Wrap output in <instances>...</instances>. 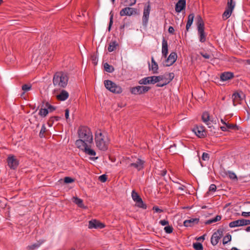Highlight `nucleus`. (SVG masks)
<instances>
[{"mask_svg": "<svg viewBox=\"0 0 250 250\" xmlns=\"http://www.w3.org/2000/svg\"><path fill=\"white\" fill-rule=\"evenodd\" d=\"M221 219V216L220 215H217L214 218L209 219L206 222V224H210L212 223H214L220 221Z\"/></svg>", "mask_w": 250, "mask_h": 250, "instance_id": "473e14b6", "label": "nucleus"}, {"mask_svg": "<svg viewBox=\"0 0 250 250\" xmlns=\"http://www.w3.org/2000/svg\"><path fill=\"white\" fill-rule=\"evenodd\" d=\"M197 26L198 35L200 42L203 43L206 41L207 34L205 31V24L204 21L200 16L197 17Z\"/></svg>", "mask_w": 250, "mask_h": 250, "instance_id": "20e7f679", "label": "nucleus"}, {"mask_svg": "<svg viewBox=\"0 0 250 250\" xmlns=\"http://www.w3.org/2000/svg\"><path fill=\"white\" fill-rule=\"evenodd\" d=\"M204 239H205V235H203L198 237L197 238V240H198V241H200L201 240H204Z\"/></svg>", "mask_w": 250, "mask_h": 250, "instance_id": "0e129e2a", "label": "nucleus"}, {"mask_svg": "<svg viewBox=\"0 0 250 250\" xmlns=\"http://www.w3.org/2000/svg\"><path fill=\"white\" fill-rule=\"evenodd\" d=\"M45 107L48 109V112H51L56 109L55 107L51 105L49 103L46 102L45 103Z\"/></svg>", "mask_w": 250, "mask_h": 250, "instance_id": "4c0bfd02", "label": "nucleus"}, {"mask_svg": "<svg viewBox=\"0 0 250 250\" xmlns=\"http://www.w3.org/2000/svg\"><path fill=\"white\" fill-rule=\"evenodd\" d=\"M202 120L206 125L210 127V122H212V121L210 119L209 114L208 112H204L203 113Z\"/></svg>", "mask_w": 250, "mask_h": 250, "instance_id": "412c9836", "label": "nucleus"}, {"mask_svg": "<svg viewBox=\"0 0 250 250\" xmlns=\"http://www.w3.org/2000/svg\"><path fill=\"white\" fill-rule=\"evenodd\" d=\"M72 201L75 204H76L79 207L82 208H86V207L84 206L83 204V201L82 199L78 198L77 197H73L72 198Z\"/></svg>", "mask_w": 250, "mask_h": 250, "instance_id": "b1692460", "label": "nucleus"}, {"mask_svg": "<svg viewBox=\"0 0 250 250\" xmlns=\"http://www.w3.org/2000/svg\"><path fill=\"white\" fill-rule=\"evenodd\" d=\"M155 83L160 82H165L167 80V76L166 75H160L158 76H154Z\"/></svg>", "mask_w": 250, "mask_h": 250, "instance_id": "c756f323", "label": "nucleus"}, {"mask_svg": "<svg viewBox=\"0 0 250 250\" xmlns=\"http://www.w3.org/2000/svg\"><path fill=\"white\" fill-rule=\"evenodd\" d=\"M139 83L140 84L145 85L147 84H154L156 83L155 81L154 76L144 78L139 81Z\"/></svg>", "mask_w": 250, "mask_h": 250, "instance_id": "dca6fc26", "label": "nucleus"}, {"mask_svg": "<svg viewBox=\"0 0 250 250\" xmlns=\"http://www.w3.org/2000/svg\"><path fill=\"white\" fill-rule=\"evenodd\" d=\"M234 74L230 72H224L220 75V80L224 82L230 80L234 77Z\"/></svg>", "mask_w": 250, "mask_h": 250, "instance_id": "f3484780", "label": "nucleus"}, {"mask_svg": "<svg viewBox=\"0 0 250 250\" xmlns=\"http://www.w3.org/2000/svg\"><path fill=\"white\" fill-rule=\"evenodd\" d=\"M159 223L162 226L168 225L169 222L166 220H161L160 221Z\"/></svg>", "mask_w": 250, "mask_h": 250, "instance_id": "603ef678", "label": "nucleus"}, {"mask_svg": "<svg viewBox=\"0 0 250 250\" xmlns=\"http://www.w3.org/2000/svg\"><path fill=\"white\" fill-rule=\"evenodd\" d=\"M199 222V218H191L188 220H186L184 222V226L186 227H191L195 224H197Z\"/></svg>", "mask_w": 250, "mask_h": 250, "instance_id": "6ab92c4d", "label": "nucleus"}, {"mask_svg": "<svg viewBox=\"0 0 250 250\" xmlns=\"http://www.w3.org/2000/svg\"><path fill=\"white\" fill-rule=\"evenodd\" d=\"M173 229L172 226L167 225L164 228L165 231L168 234H170L172 232Z\"/></svg>", "mask_w": 250, "mask_h": 250, "instance_id": "58836bf2", "label": "nucleus"}, {"mask_svg": "<svg viewBox=\"0 0 250 250\" xmlns=\"http://www.w3.org/2000/svg\"><path fill=\"white\" fill-rule=\"evenodd\" d=\"M99 180L102 182H105L107 180V177L105 174H103L99 176Z\"/></svg>", "mask_w": 250, "mask_h": 250, "instance_id": "09e8293b", "label": "nucleus"}, {"mask_svg": "<svg viewBox=\"0 0 250 250\" xmlns=\"http://www.w3.org/2000/svg\"><path fill=\"white\" fill-rule=\"evenodd\" d=\"M168 54V44L166 40L164 38L162 43V54L163 57L167 58Z\"/></svg>", "mask_w": 250, "mask_h": 250, "instance_id": "a211bd4d", "label": "nucleus"}, {"mask_svg": "<svg viewBox=\"0 0 250 250\" xmlns=\"http://www.w3.org/2000/svg\"><path fill=\"white\" fill-rule=\"evenodd\" d=\"M242 226L248 225L250 224V220L247 219H241Z\"/></svg>", "mask_w": 250, "mask_h": 250, "instance_id": "49530a36", "label": "nucleus"}, {"mask_svg": "<svg viewBox=\"0 0 250 250\" xmlns=\"http://www.w3.org/2000/svg\"><path fill=\"white\" fill-rule=\"evenodd\" d=\"M131 196L133 201L136 202V206L138 207L143 209L146 208L147 206L146 204L144 203L142 198L134 190L132 191Z\"/></svg>", "mask_w": 250, "mask_h": 250, "instance_id": "0eeeda50", "label": "nucleus"}, {"mask_svg": "<svg viewBox=\"0 0 250 250\" xmlns=\"http://www.w3.org/2000/svg\"><path fill=\"white\" fill-rule=\"evenodd\" d=\"M48 113V109H46V108H42L40 111L39 114L42 117H45Z\"/></svg>", "mask_w": 250, "mask_h": 250, "instance_id": "72a5a7b5", "label": "nucleus"}, {"mask_svg": "<svg viewBox=\"0 0 250 250\" xmlns=\"http://www.w3.org/2000/svg\"><path fill=\"white\" fill-rule=\"evenodd\" d=\"M221 129L223 131H227L228 129L226 126H221Z\"/></svg>", "mask_w": 250, "mask_h": 250, "instance_id": "e2e57ef3", "label": "nucleus"}, {"mask_svg": "<svg viewBox=\"0 0 250 250\" xmlns=\"http://www.w3.org/2000/svg\"><path fill=\"white\" fill-rule=\"evenodd\" d=\"M151 64L149 65V69L152 71L153 74L158 73V65L155 61L153 57H151Z\"/></svg>", "mask_w": 250, "mask_h": 250, "instance_id": "4be33fe9", "label": "nucleus"}, {"mask_svg": "<svg viewBox=\"0 0 250 250\" xmlns=\"http://www.w3.org/2000/svg\"><path fill=\"white\" fill-rule=\"evenodd\" d=\"M229 177L232 180H237V177L236 175L233 172L229 171Z\"/></svg>", "mask_w": 250, "mask_h": 250, "instance_id": "79ce46f5", "label": "nucleus"}, {"mask_svg": "<svg viewBox=\"0 0 250 250\" xmlns=\"http://www.w3.org/2000/svg\"><path fill=\"white\" fill-rule=\"evenodd\" d=\"M92 61L93 63H94L95 65L97 64V62H98V59L96 57H94V56L92 57Z\"/></svg>", "mask_w": 250, "mask_h": 250, "instance_id": "680f3d73", "label": "nucleus"}, {"mask_svg": "<svg viewBox=\"0 0 250 250\" xmlns=\"http://www.w3.org/2000/svg\"><path fill=\"white\" fill-rule=\"evenodd\" d=\"M7 163L8 167L12 169H15L19 165V160L13 155H9L7 159Z\"/></svg>", "mask_w": 250, "mask_h": 250, "instance_id": "9d476101", "label": "nucleus"}, {"mask_svg": "<svg viewBox=\"0 0 250 250\" xmlns=\"http://www.w3.org/2000/svg\"><path fill=\"white\" fill-rule=\"evenodd\" d=\"M69 97L68 93L64 90H62L60 93L57 96V98L60 101L66 100Z\"/></svg>", "mask_w": 250, "mask_h": 250, "instance_id": "5701e85b", "label": "nucleus"}, {"mask_svg": "<svg viewBox=\"0 0 250 250\" xmlns=\"http://www.w3.org/2000/svg\"><path fill=\"white\" fill-rule=\"evenodd\" d=\"M65 183H71L74 182V179L70 177H65L64 179Z\"/></svg>", "mask_w": 250, "mask_h": 250, "instance_id": "de8ad7c7", "label": "nucleus"}, {"mask_svg": "<svg viewBox=\"0 0 250 250\" xmlns=\"http://www.w3.org/2000/svg\"><path fill=\"white\" fill-rule=\"evenodd\" d=\"M153 210H154L156 212H163V210L160 209L158 207L154 206L153 207Z\"/></svg>", "mask_w": 250, "mask_h": 250, "instance_id": "6e6d98bb", "label": "nucleus"}, {"mask_svg": "<svg viewBox=\"0 0 250 250\" xmlns=\"http://www.w3.org/2000/svg\"><path fill=\"white\" fill-rule=\"evenodd\" d=\"M216 186L214 184H211L210 185L209 188V190L210 191L214 192L216 191Z\"/></svg>", "mask_w": 250, "mask_h": 250, "instance_id": "3c124183", "label": "nucleus"}, {"mask_svg": "<svg viewBox=\"0 0 250 250\" xmlns=\"http://www.w3.org/2000/svg\"><path fill=\"white\" fill-rule=\"evenodd\" d=\"M168 31L170 34H173L174 32V29L172 26H169Z\"/></svg>", "mask_w": 250, "mask_h": 250, "instance_id": "bf43d9fd", "label": "nucleus"}, {"mask_svg": "<svg viewBox=\"0 0 250 250\" xmlns=\"http://www.w3.org/2000/svg\"><path fill=\"white\" fill-rule=\"evenodd\" d=\"M95 141L96 146L101 150L105 151L108 148L109 139L106 132H102L101 130L96 132Z\"/></svg>", "mask_w": 250, "mask_h": 250, "instance_id": "f03ea898", "label": "nucleus"}, {"mask_svg": "<svg viewBox=\"0 0 250 250\" xmlns=\"http://www.w3.org/2000/svg\"><path fill=\"white\" fill-rule=\"evenodd\" d=\"M110 21H109V23L108 26V31H110L111 29V26L113 24V14H112V12L110 13Z\"/></svg>", "mask_w": 250, "mask_h": 250, "instance_id": "c03bdc74", "label": "nucleus"}, {"mask_svg": "<svg viewBox=\"0 0 250 250\" xmlns=\"http://www.w3.org/2000/svg\"><path fill=\"white\" fill-rule=\"evenodd\" d=\"M245 230L247 232H250V226L247 227V228Z\"/></svg>", "mask_w": 250, "mask_h": 250, "instance_id": "338daca9", "label": "nucleus"}, {"mask_svg": "<svg viewBox=\"0 0 250 250\" xmlns=\"http://www.w3.org/2000/svg\"><path fill=\"white\" fill-rule=\"evenodd\" d=\"M68 81L67 75L62 72H56L53 77V83L55 86L59 88H64L66 86Z\"/></svg>", "mask_w": 250, "mask_h": 250, "instance_id": "7ed1b4c3", "label": "nucleus"}, {"mask_svg": "<svg viewBox=\"0 0 250 250\" xmlns=\"http://www.w3.org/2000/svg\"><path fill=\"white\" fill-rule=\"evenodd\" d=\"M225 125L227 126V127L228 128V129H233L235 127V126L233 125L230 124L229 123H226Z\"/></svg>", "mask_w": 250, "mask_h": 250, "instance_id": "13d9d810", "label": "nucleus"}, {"mask_svg": "<svg viewBox=\"0 0 250 250\" xmlns=\"http://www.w3.org/2000/svg\"><path fill=\"white\" fill-rule=\"evenodd\" d=\"M168 78H167V80L166 81L167 82H168V83H169L173 79L174 77V74L173 73H169L167 74Z\"/></svg>", "mask_w": 250, "mask_h": 250, "instance_id": "37998d69", "label": "nucleus"}, {"mask_svg": "<svg viewBox=\"0 0 250 250\" xmlns=\"http://www.w3.org/2000/svg\"><path fill=\"white\" fill-rule=\"evenodd\" d=\"M231 240V236L228 234L225 236L224 237L223 239V244L224 245L227 244L228 242H230Z\"/></svg>", "mask_w": 250, "mask_h": 250, "instance_id": "c9c22d12", "label": "nucleus"}, {"mask_svg": "<svg viewBox=\"0 0 250 250\" xmlns=\"http://www.w3.org/2000/svg\"><path fill=\"white\" fill-rule=\"evenodd\" d=\"M240 98V95L238 93H235L232 95V98L233 100H237Z\"/></svg>", "mask_w": 250, "mask_h": 250, "instance_id": "5fc2aeb1", "label": "nucleus"}, {"mask_svg": "<svg viewBox=\"0 0 250 250\" xmlns=\"http://www.w3.org/2000/svg\"><path fill=\"white\" fill-rule=\"evenodd\" d=\"M242 226L241 219H238L232 222H231L229 224V227L230 228H234L237 227Z\"/></svg>", "mask_w": 250, "mask_h": 250, "instance_id": "c85d7f7f", "label": "nucleus"}, {"mask_svg": "<svg viewBox=\"0 0 250 250\" xmlns=\"http://www.w3.org/2000/svg\"><path fill=\"white\" fill-rule=\"evenodd\" d=\"M235 5V2L233 0H228L227 7L231 9H234Z\"/></svg>", "mask_w": 250, "mask_h": 250, "instance_id": "ea45409f", "label": "nucleus"}, {"mask_svg": "<svg viewBox=\"0 0 250 250\" xmlns=\"http://www.w3.org/2000/svg\"><path fill=\"white\" fill-rule=\"evenodd\" d=\"M150 87L147 86H137L131 88L130 92L134 95H140L146 93Z\"/></svg>", "mask_w": 250, "mask_h": 250, "instance_id": "6e6552de", "label": "nucleus"}, {"mask_svg": "<svg viewBox=\"0 0 250 250\" xmlns=\"http://www.w3.org/2000/svg\"><path fill=\"white\" fill-rule=\"evenodd\" d=\"M248 204H249V205H250V203H247ZM242 215L244 217H248V216H250V210L248 211V212H245V211H243L242 212Z\"/></svg>", "mask_w": 250, "mask_h": 250, "instance_id": "864d4df0", "label": "nucleus"}, {"mask_svg": "<svg viewBox=\"0 0 250 250\" xmlns=\"http://www.w3.org/2000/svg\"><path fill=\"white\" fill-rule=\"evenodd\" d=\"M202 159L203 161H208L209 159V155L206 152H204L202 154Z\"/></svg>", "mask_w": 250, "mask_h": 250, "instance_id": "a18cd8bd", "label": "nucleus"}, {"mask_svg": "<svg viewBox=\"0 0 250 250\" xmlns=\"http://www.w3.org/2000/svg\"><path fill=\"white\" fill-rule=\"evenodd\" d=\"M127 163L129 164V167H133L138 171L144 167V161L138 158L131 156V158L127 159Z\"/></svg>", "mask_w": 250, "mask_h": 250, "instance_id": "39448f33", "label": "nucleus"}, {"mask_svg": "<svg viewBox=\"0 0 250 250\" xmlns=\"http://www.w3.org/2000/svg\"><path fill=\"white\" fill-rule=\"evenodd\" d=\"M186 0H179L175 6V11L180 13L186 7Z\"/></svg>", "mask_w": 250, "mask_h": 250, "instance_id": "aec40b11", "label": "nucleus"}, {"mask_svg": "<svg viewBox=\"0 0 250 250\" xmlns=\"http://www.w3.org/2000/svg\"><path fill=\"white\" fill-rule=\"evenodd\" d=\"M22 90L23 91V92L21 96L24 94L25 92H28L30 91L32 88V85L30 83L28 84H24L22 86Z\"/></svg>", "mask_w": 250, "mask_h": 250, "instance_id": "7c9ffc66", "label": "nucleus"}, {"mask_svg": "<svg viewBox=\"0 0 250 250\" xmlns=\"http://www.w3.org/2000/svg\"><path fill=\"white\" fill-rule=\"evenodd\" d=\"M167 173V171L166 170H164L163 171V173H162V175L163 176H165Z\"/></svg>", "mask_w": 250, "mask_h": 250, "instance_id": "774afa93", "label": "nucleus"}, {"mask_svg": "<svg viewBox=\"0 0 250 250\" xmlns=\"http://www.w3.org/2000/svg\"><path fill=\"white\" fill-rule=\"evenodd\" d=\"M233 9L227 7L225 11H224L222 18L223 20H226L228 19L231 15Z\"/></svg>", "mask_w": 250, "mask_h": 250, "instance_id": "bb28decb", "label": "nucleus"}, {"mask_svg": "<svg viewBox=\"0 0 250 250\" xmlns=\"http://www.w3.org/2000/svg\"><path fill=\"white\" fill-rule=\"evenodd\" d=\"M194 18V15L193 13L190 14L188 17V21L186 24V31H188L191 25H192L193 19Z\"/></svg>", "mask_w": 250, "mask_h": 250, "instance_id": "393cba45", "label": "nucleus"}, {"mask_svg": "<svg viewBox=\"0 0 250 250\" xmlns=\"http://www.w3.org/2000/svg\"><path fill=\"white\" fill-rule=\"evenodd\" d=\"M137 14V9L131 7H125L122 9L120 12L121 16H130L134 14Z\"/></svg>", "mask_w": 250, "mask_h": 250, "instance_id": "f8f14e48", "label": "nucleus"}, {"mask_svg": "<svg viewBox=\"0 0 250 250\" xmlns=\"http://www.w3.org/2000/svg\"><path fill=\"white\" fill-rule=\"evenodd\" d=\"M201 55L205 59H209L210 57V56L208 53H201Z\"/></svg>", "mask_w": 250, "mask_h": 250, "instance_id": "4d7b16f0", "label": "nucleus"}, {"mask_svg": "<svg viewBox=\"0 0 250 250\" xmlns=\"http://www.w3.org/2000/svg\"><path fill=\"white\" fill-rule=\"evenodd\" d=\"M177 55L176 52H172L170 53L168 57L166 60L164 65L166 66H170L172 65L177 60Z\"/></svg>", "mask_w": 250, "mask_h": 250, "instance_id": "9b49d317", "label": "nucleus"}, {"mask_svg": "<svg viewBox=\"0 0 250 250\" xmlns=\"http://www.w3.org/2000/svg\"><path fill=\"white\" fill-rule=\"evenodd\" d=\"M192 131L197 136L201 138L205 137L206 135L205 127L203 125H197L194 127L193 128Z\"/></svg>", "mask_w": 250, "mask_h": 250, "instance_id": "ddd939ff", "label": "nucleus"}, {"mask_svg": "<svg viewBox=\"0 0 250 250\" xmlns=\"http://www.w3.org/2000/svg\"><path fill=\"white\" fill-rule=\"evenodd\" d=\"M150 11V6L149 4H148L146 6H145L144 8V12H143V22L144 24L146 25L147 23L149 16V13Z\"/></svg>", "mask_w": 250, "mask_h": 250, "instance_id": "2eb2a0df", "label": "nucleus"}, {"mask_svg": "<svg viewBox=\"0 0 250 250\" xmlns=\"http://www.w3.org/2000/svg\"><path fill=\"white\" fill-rule=\"evenodd\" d=\"M184 188H185V186L183 185H182V186H180L179 187H178V189L180 190H184Z\"/></svg>", "mask_w": 250, "mask_h": 250, "instance_id": "69168bd1", "label": "nucleus"}, {"mask_svg": "<svg viewBox=\"0 0 250 250\" xmlns=\"http://www.w3.org/2000/svg\"><path fill=\"white\" fill-rule=\"evenodd\" d=\"M223 229H220L213 233L210 239L211 243L213 246H216L218 243L219 240L223 235Z\"/></svg>", "mask_w": 250, "mask_h": 250, "instance_id": "1a4fd4ad", "label": "nucleus"}, {"mask_svg": "<svg viewBox=\"0 0 250 250\" xmlns=\"http://www.w3.org/2000/svg\"><path fill=\"white\" fill-rule=\"evenodd\" d=\"M104 68L105 71L109 73H112L114 70V67L107 62L104 64Z\"/></svg>", "mask_w": 250, "mask_h": 250, "instance_id": "2f4dec72", "label": "nucleus"}, {"mask_svg": "<svg viewBox=\"0 0 250 250\" xmlns=\"http://www.w3.org/2000/svg\"><path fill=\"white\" fill-rule=\"evenodd\" d=\"M125 2L126 3L125 5L131 6L136 3V0H125Z\"/></svg>", "mask_w": 250, "mask_h": 250, "instance_id": "a19ab883", "label": "nucleus"}, {"mask_svg": "<svg viewBox=\"0 0 250 250\" xmlns=\"http://www.w3.org/2000/svg\"><path fill=\"white\" fill-rule=\"evenodd\" d=\"M159 83L157 84L156 86L157 87H163L167 84L168 83V82H167L166 80L165 82H158Z\"/></svg>", "mask_w": 250, "mask_h": 250, "instance_id": "8fccbe9b", "label": "nucleus"}, {"mask_svg": "<svg viewBox=\"0 0 250 250\" xmlns=\"http://www.w3.org/2000/svg\"><path fill=\"white\" fill-rule=\"evenodd\" d=\"M119 44L116 41L111 42L107 48V50L109 52L115 51Z\"/></svg>", "mask_w": 250, "mask_h": 250, "instance_id": "a878e982", "label": "nucleus"}, {"mask_svg": "<svg viewBox=\"0 0 250 250\" xmlns=\"http://www.w3.org/2000/svg\"><path fill=\"white\" fill-rule=\"evenodd\" d=\"M43 243V241H38L36 243H35L31 245H29L27 247V249L28 250H34L35 249H38L40 247L42 244Z\"/></svg>", "mask_w": 250, "mask_h": 250, "instance_id": "cd10ccee", "label": "nucleus"}, {"mask_svg": "<svg viewBox=\"0 0 250 250\" xmlns=\"http://www.w3.org/2000/svg\"><path fill=\"white\" fill-rule=\"evenodd\" d=\"M69 109H66L65 110V117L67 120L69 118Z\"/></svg>", "mask_w": 250, "mask_h": 250, "instance_id": "052dcab7", "label": "nucleus"}, {"mask_svg": "<svg viewBox=\"0 0 250 250\" xmlns=\"http://www.w3.org/2000/svg\"><path fill=\"white\" fill-rule=\"evenodd\" d=\"M104 84L105 88L112 93L120 94L122 92L121 87L110 80H105Z\"/></svg>", "mask_w": 250, "mask_h": 250, "instance_id": "423d86ee", "label": "nucleus"}, {"mask_svg": "<svg viewBox=\"0 0 250 250\" xmlns=\"http://www.w3.org/2000/svg\"><path fill=\"white\" fill-rule=\"evenodd\" d=\"M46 131V128L44 125H43L42 126L41 129L40 130V133H39V136L41 138H43L45 137L44 133Z\"/></svg>", "mask_w": 250, "mask_h": 250, "instance_id": "e433bc0d", "label": "nucleus"}, {"mask_svg": "<svg viewBox=\"0 0 250 250\" xmlns=\"http://www.w3.org/2000/svg\"><path fill=\"white\" fill-rule=\"evenodd\" d=\"M193 247L195 250H204L202 244L199 242H196V243H193Z\"/></svg>", "mask_w": 250, "mask_h": 250, "instance_id": "f704fd0d", "label": "nucleus"}, {"mask_svg": "<svg viewBox=\"0 0 250 250\" xmlns=\"http://www.w3.org/2000/svg\"><path fill=\"white\" fill-rule=\"evenodd\" d=\"M79 139L76 140L75 145L86 154L92 156L90 160L95 161L98 159L95 151L91 148L93 145V137L91 129L86 126H81L78 130Z\"/></svg>", "mask_w": 250, "mask_h": 250, "instance_id": "f257e3e1", "label": "nucleus"}, {"mask_svg": "<svg viewBox=\"0 0 250 250\" xmlns=\"http://www.w3.org/2000/svg\"><path fill=\"white\" fill-rule=\"evenodd\" d=\"M105 227L104 224L100 222V221L92 219L88 222V228L92 229H103Z\"/></svg>", "mask_w": 250, "mask_h": 250, "instance_id": "4468645a", "label": "nucleus"}]
</instances>
